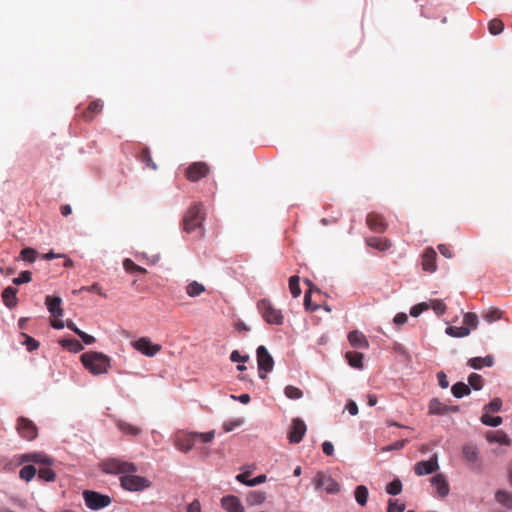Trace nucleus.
Masks as SVG:
<instances>
[{
    "label": "nucleus",
    "mask_w": 512,
    "mask_h": 512,
    "mask_svg": "<svg viewBox=\"0 0 512 512\" xmlns=\"http://www.w3.org/2000/svg\"><path fill=\"white\" fill-rule=\"evenodd\" d=\"M367 246L379 251H386L391 248L392 243L387 238L370 236L365 239Z\"/></svg>",
    "instance_id": "nucleus-18"
},
{
    "label": "nucleus",
    "mask_w": 512,
    "mask_h": 512,
    "mask_svg": "<svg viewBox=\"0 0 512 512\" xmlns=\"http://www.w3.org/2000/svg\"><path fill=\"white\" fill-rule=\"evenodd\" d=\"M393 321L396 325H403L408 321V316L406 313H398L395 315Z\"/></svg>",
    "instance_id": "nucleus-62"
},
{
    "label": "nucleus",
    "mask_w": 512,
    "mask_h": 512,
    "mask_svg": "<svg viewBox=\"0 0 512 512\" xmlns=\"http://www.w3.org/2000/svg\"><path fill=\"white\" fill-rule=\"evenodd\" d=\"M59 344L73 353H78L83 350V345L77 339H61Z\"/></svg>",
    "instance_id": "nucleus-30"
},
{
    "label": "nucleus",
    "mask_w": 512,
    "mask_h": 512,
    "mask_svg": "<svg viewBox=\"0 0 512 512\" xmlns=\"http://www.w3.org/2000/svg\"><path fill=\"white\" fill-rule=\"evenodd\" d=\"M502 311L497 308H491L484 314V319L490 323L501 319Z\"/></svg>",
    "instance_id": "nucleus-48"
},
{
    "label": "nucleus",
    "mask_w": 512,
    "mask_h": 512,
    "mask_svg": "<svg viewBox=\"0 0 512 512\" xmlns=\"http://www.w3.org/2000/svg\"><path fill=\"white\" fill-rule=\"evenodd\" d=\"M446 334L456 338L466 337L470 334V329L466 326H449L446 328Z\"/></svg>",
    "instance_id": "nucleus-33"
},
{
    "label": "nucleus",
    "mask_w": 512,
    "mask_h": 512,
    "mask_svg": "<svg viewBox=\"0 0 512 512\" xmlns=\"http://www.w3.org/2000/svg\"><path fill=\"white\" fill-rule=\"evenodd\" d=\"M429 305L438 316L443 315L446 311V305L442 300H431Z\"/></svg>",
    "instance_id": "nucleus-51"
},
{
    "label": "nucleus",
    "mask_w": 512,
    "mask_h": 512,
    "mask_svg": "<svg viewBox=\"0 0 512 512\" xmlns=\"http://www.w3.org/2000/svg\"><path fill=\"white\" fill-rule=\"evenodd\" d=\"M432 485L436 488L440 497H446L449 493V485L442 474H437L431 479Z\"/></svg>",
    "instance_id": "nucleus-21"
},
{
    "label": "nucleus",
    "mask_w": 512,
    "mask_h": 512,
    "mask_svg": "<svg viewBox=\"0 0 512 512\" xmlns=\"http://www.w3.org/2000/svg\"><path fill=\"white\" fill-rule=\"evenodd\" d=\"M257 308L267 323L275 325H281L283 323L284 317L281 310L276 309L270 300H260L257 304Z\"/></svg>",
    "instance_id": "nucleus-5"
},
{
    "label": "nucleus",
    "mask_w": 512,
    "mask_h": 512,
    "mask_svg": "<svg viewBox=\"0 0 512 512\" xmlns=\"http://www.w3.org/2000/svg\"><path fill=\"white\" fill-rule=\"evenodd\" d=\"M306 424L300 418H294L291 423V428L288 433V439L290 443H299L302 441L306 433Z\"/></svg>",
    "instance_id": "nucleus-10"
},
{
    "label": "nucleus",
    "mask_w": 512,
    "mask_h": 512,
    "mask_svg": "<svg viewBox=\"0 0 512 512\" xmlns=\"http://www.w3.org/2000/svg\"><path fill=\"white\" fill-rule=\"evenodd\" d=\"M404 509V504L397 505L396 502H394L392 499L389 500L387 512H403Z\"/></svg>",
    "instance_id": "nucleus-59"
},
{
    "label": "nucleus",
    "mask_w": 512,
    "mask_h": 512,
    "mask_svg": "<svg viewBox=\"0 0 512 512\" xmlns=\"http://www.w3.org/2000/svg\"><path fill=\"white\" fill-rule=\"evenodd\" d=\"M502 404V400L496 397L490 403L484 406V412H498L501 410Z\"/></svg>",
    "instance_id": "nucleus-50"
},
{
    "label": "nucleus",
    "mask_w": 512,
    "mask_h": 512,
    "mask_svg": "<svg viewBox=\"0 0 512 512\" xmlns=\"http://www.w3.org/2000/svg\"><path fill=\"white\" fill-rule=\"evenodd\" d=\"M249 359V356L248 355H245V356H242L239 351L237 350H234L232 351L231 355H230V360L232 362H246L248 361Z\"/></svg>",
    "instance_id": "nucleus-58"
},
{
    "label": "nucleus",
    "mask_w": 512,
    "mask_h": 512,
    "mask_svg": "<svg viewBox=\"0 0 512 512\" xmlns=\"http://www.w3.org/2000/svg\"><path fill=\"white\" fill-rule=\"evenodd\" d=\"M451 392L456 398H462L469 395L471 390L464 382H457L452 386Z\"/></svg>",
    "instance_id": "nucleus-35"
},
{
    "label": "nucleus",
    "mask_w": 512,
    "mask_h": 512,
    "mask_svg": "<svg viewBox=\"0 0 512 512\" xmlns=\"http://www.w3.org/2000/svg\"><path fill=\"white\" fill-rule=\"evenodd\" d=\"M322 450L327 456H332L334 453V446L330 441H325L322 444Z\"/></svg>",
    "instance_id": "nucleus-60"
},
{
    "label": "nucleus",
    "mask_w": 512,
    "mask_h": 512,
    "mask_svg": "<svg viewBox=\"0 0 512 512\" xmlns=\"http://www.w3.org/2000/svg\"><path fill=\"white\" fill-rule=\"evenodd\" d=\"M284 393L286 397L293 400L300 399L303 396L302 390L292 385L286 386Z\"/></svg>",
    "instance_id": "nucleus-45"
},
{
    "label": "nucleus",
    "mask_w": 512,
    "mask_h": 512,
    "mask_svg": "<svg viewBox=\"0 0 512 512\" xmlns=\"http://www.w3.org/2000/svg\"><path fill=\"white\" fill-rule=\"evenodd\" d=\"M37 473V469L33 465H25L19 471V476L25 481L32 480Z\"/></svg>",
    "instance_id": "nucleus-39"
},
{
    "label": "nucleus",
    "mask_w": 512,
    "mask_h": 512,
    "mask_svg": "<svg viewBox=\"0 0 512 512\" xmlns=\"http://www.w3.org/2000/svg\"><path fill=\"white\" fill-rule=\"evenodd\" d=\"M481 422L484 425L491 426V427H497L502 424L503 419L500 416H490L489 413L484 412L481 416Z\"/></svg>",
    "instance_id": "nucleus-38"
},
{
    "label": "nucleus",
    "mask_w": 512,
    "mask_h": 512,
    "mask_svg": "<svg viewBox=\"0 0 512 512\" xmlns=\"http://www.w3.org/2000/svg\"><path fill=\"white\" fill-rule=\"evenodd\" d=\"M489 32L492 34V35H498L500 34L503 29H504V24L501 20L499 19H493L489 22Z\"/></svg>",
    "instance_id": "nucleus-47"
},
{
    "label": "nucleus",
    "mask_w": 512,
    "mask_h": 512,
    "mask_svg": "<svg viewBox=\"0 0 512 512\" xmlns=\"http://www.w3.org/2000/svg\"><path fill=\"white\" fill-rule=\"evenodd\" d=\"M79 291L96 292L100 296L106 297V294L102 292V289L98 283H94L91 286H84Z\"/></svg>",
    "instance_id": "nucleus-57"
},
{
    "label": "nucleus",
    "mask_w": 512,
    "mask_h": 512,
    "mask_svg": "<svg viewBox=\"0 0 512 512\" xmlns=\"http://www.w3.org/2000/svg\"><path fill=\"white\" fill-rule=\"evenodd\" d=\"M137 157L143 164H145V167L151 168L152 170L157 169V165L152 161L148 148H142Z\"/></svg>",
    "instance_id": "nucleus-34"
},
{
    "label": "nucleus",
    "mask_w": 512,
    "mask_h": 512,
    "mask_svg": "<svg viewBox=\"0 0 512 512\" xmlns=\"http://www.w3.org/2000/svg\"><path fill=\"white\" fill-rule=\"evenodd\" d=\"M83 498L86 506L92 510L102 509L111 503L109 496L91 490H85L83 492Z\"/></svg>",
    "instance_id": "nucleus-8"
},
{
    "label": "nucleus",
    "mask_w": 512,
    "mask_h": 512,
    "mask_svg": "<svg viewBox=\"0 0 512 512\" xmlns=\"http://www.w3.org/2000/svg\"><path fill=\"white\" fill-rule=\"evenodd\" d=\"M463 322L467 326L472 327L473 329L477 328L478 325V316L473 312H468L463 317Z\"/></svg>",
    "instance_id": "nucleus-52"
},
{
    "label": "nucleus",
    "mask_w": 512,
    "mask_h": 512,
    "mask_svg": "<svg viewBox=\"0 0 512 512\" xmlns=\"http://www.w3.org/2000/svg\"><path fill=\"white\" fill-rule=\"evenodd\" d=\"M439 469L437 455L432 456L428 461H419L415 464L414 472L418 476L428 475Z\"/></svg>",
    "instance_id": "nucleus-11"
},
{
    "label": "nucleus",
    "mask_w": 512,
    "mask_h": 512,
    "mask_svg": "<svg viewBox=\"0 0 512 512\" xmlns=\"http://www.w3.org/2000/svg\"><path fill=\"white\" fill-rule=\"evenodd\" d=\"M355 499H356V502L359 505H361V506L366 505L367 499H368V489H367L366 486L359 485V486L356 487V489H355Z\"/></svg>",
    "instance_id": "nucleus-37"
},
{
    "label": "nucleus",
    "mask_w": 512,
    "mask_h": 512,
    "mask_svg": "<svg viewBox=\"0 0 512 512\" xmlns=\"http://www.w3.org/2000/svg\"><path fill=\"white\" fill-rule=\"evenodd\" d=\"M243 423H244V420L242 418H237V419H234V420L226 421L223 424V430L225 432H231L235 428L241 426Z\"/></svg>",
    "instance_id": "nucleus-54"
},
{
    "label": "nucleus",
    "mask_w": 512,
    "mask_h": 512,
    "mask_svg": "<svg viewBox=\"0 0 512 512\" xmlns=\"http://www.w3.org/2000/svg\"><path fill=\"white\" fill-rule=\"evenodd\" d=\"M495 499L508 509H512V494L505 490H499L495 494Z\"/></svg>",
    "instance_id": "nucleus-31"
},
{
    "label": "nucleus",
    "mask_w": 512,
    "mask_h": 512,
    "mask_svg": "<svg viewBox=\"0 0 512 512\" xmlns=\"http://www.w3.org/2000/svg\"><path fill=\"white\" fill-rule=\"evenodd\" d=\"M401 491H402V483L398 478L394 479L393 481L388 483L386 486V492L390 495H398L401 493Z\"/></svg>",
    "instance_id": "nucleus-44"
},
{
    "label": "nucleus",
    "mask_w": 512,
    "mask_h": 512,
    "mask_svg": "<svg viewBox=\"0 0 512 512\" xmlns=\"http://www.w3.org/2000/svg\"><path fill=\"white\" fill-rule=\"evenodd\" d=\"M222 507L227 512H244V508L238 497L233 495L225 496L221 499Z\"/></svg>",
    "instance_id": "nucleus-17"
},
{
    "label": "nucleus",
    "mask_w": 512,
    "mask_h": 512,
    "mask_svg": "<svg viewBox=\"0 0 512 512\" xmlns=\"http://www.w3.org/2000/svg\"><path fill=\"white\" fill-rule=\"evenodd\" d=\"M300 278L296 275L289 278V290L294 298H297L301 294V288L299 285Z\"/></svg>",
    "instance_id": "nucleus-42"
},
{
    "label": "nucleus",
    "mask_w": 512,
    "mask_h": 512,
    "mask_svg": "<svg viewBox=\"0 0 512 512\" xmlns=\"http://www.w3.org/2000/svg\"><path fill=\"white\" fill-rule=\"evenodd\" d=\"M214 431L206 433H180L176 436L175 445L182 452L190 451L197 443H208L214 438Z\"/></svg>",
    "instance_id": "nucleus-4"
},
{
    "label": "nucleus",
    "mask_w": 512,
    "mask_h": 512,
    "mask_svg": "<svg viewBox=\"0 0 512 512\" xmlns=\"http://www.w3.org/2000/svg\"><path fill=\"white\" fill-rule=\"evenodd\" d=\"M79 337L82 339V341L87 344L91 345L96 342L95 337L85 333L84 331L80 332Z\"/></svg>",
    "instance_id": "nucleus-63"
},
{
    "label": "nucleus",
    "mask_w": 512,
    "mask_h": 512,
    "mask_svg": "<svg viewBox=\"0 0 512 512\" xmlns=\"http://www.w3.org/2000/svg\"><path fill=\"white\" fill-rule=\"evenodd\" d=\"M117 428L126 435L137 436L141 433V429L124 420H117Z\"/></svg>",
    "instance_id": "nucleus-26"
},
{
    "label": "nucleus",
    "mask_w": 512,
    "mask_h": 512,
    "mask_svg": "<svg viewBox=\"0 0 512 512\" xmlns=\"http://www.w3.org/2000/svg\"><path fill=\"white\" fill-rule=\"evenodd\" d=\"M209 173V167L204 162H195L186 169V177L192 182H196Z\"/></svg>",
    "instance_id": "nucleus-12"
},
{
    "label": "nucleus",
    "mask_w": 512,
    "mask_h": 512,
    "mask_svg": "<svg viewBox=\"0 0 512 512\" xmlns=\"http://www.w3.org/2000/svg\"><path fill=\"white\" fill-rule=\"evenodd\" d=\"M468 382L475 390H480L483 387V378L480 374L471 373L468 377Z\"/></svg>",
    "instance_id": "nucleus-46"
},
{
    "label": "nucleus",
    "mask_w": 512,
    "mask_h": 512,
    "mask_svg": "<svg viewBox=\"0 0 512 512\" xmlns=\"http://www.w3.org/2000/svg\"><path fill=\"white\" fill-rule=\"evenodd\" d=\"M123 267L125 269L126 272L128 273H144L145 272V269L140 267L139 265L135 264L131 259L129 258H126L124 261H123Z\"/></svg>",
    "instance_id": "nucleus-43"
},
{
    "label": "nucleus",
    "mask_w": 512,
    "mask_h": 512,
    "mask_svg": "<svg viewBox=\"0 0 512 512\" xmlns=\"http://www.w3.org/2000/svg\"><path fill=\"white\" fill-rule=\"evenodd\" d=\"M21 337L23 338L22 344L26 346L29 352H32L39 348V342L28 334L22 332Z\"/></svg>",
    "instance_id": "nucleus-41"
},
{
    "label": "nucleus",
    "mask_w": 512,
    "mask_h": 512,
    "mask_svg": "<svg viewBox=\"0 0 512 512\" xmlns=\"http://www.w3.org/2000/svg\"><path fill=\"white\" fill-rule=\"evenodd\" d=\"M103 105L100 100L92 101L83 112L82 117L85 121H92L94 117L102 111Z\"/></svg>",
    "instance_id": "nucleus-22"
},
{
    "label": "nucleus",
    "mask_w": 512,
    "mask_h": 512,
    "mask_svg": "<svg viewBox=\"0 0 512 512\" xmlns=\"http://www.w3.org/2000/svg\"><path fill=\"white\" fill-rule=\"evenodd\" d=\"M436 252L433 248H427L422 255V267L427 272H434L436 270Z\"/></svg>",
    "instance_id": "nucleus-16"
},
{
    "label": "nucleus",
    "mask_w": 512,
    "mask_h": 512,
    "mask_svg": "<svg viewBox=\"0 0 512 512\" xmlns=\"http://www.w3.org/2000/svg\"><path fill=\"white\" fill-rule=\"evenodd\" d=\"M205 219L203 205L194 204L189 207L183 217V229L186 233H196V237L203 236L202 224Z\"/></svg>",
    "instance_id": "nucleus-2"
},
{
    "label": "nucleus",
    "mask_w": 512,
    "mask_h": 512,
    "mask_svg": "<svg viewBox=\"0 0 512 512\" xmlns=\"http://www.w3.org/2000/svg\"><path fill=\"white\" fill-rule=\"evenodd\" d=\"M407 443V440H399L394 442L393 444L387 445L382 448L383 451H392V450H400L402 449Z\"/></svg>",
    "instance_id": "nucleus-56"
},
{
    "label": "nucleus",
    "mask_w": 512,
    "mask_h": 512,
    "mask_svg": "<svg viewBox=\"0 0 512 512\" xmlns=\"http://www.w3.org/2000/svg\"><path fill=\"white\" fill-rule=\"evenodd\" d=\"M16 430L20 437L27 441H33L38 436V428L36 424L32 420L23 416L17 419Z\"/></svg>",
    "instance_id": "nucleus-7"
},
{
    "label": "nucleus",
    "mask_w": 512,
    "mask_h": 512,
    "mask_svg": "<svg viewBox=\"0 0 512 512\" xmlns=\"http://www.w3.org/2000/svg\"><path fill=\"white\" fill-rule=\"evenodd\" d=\"M102 468L109 474H124L121 477V486L126 490L139 491L149 486V481L146 478L130 475L136 472V467L131 462L111 458L103 461Z\"/></svg>",
    "instance_id": "nucleus-1"
},
{
    "label": "nucleus",
    "mask_w": 512,
    "mask_h": 512,
    "mask_svg": "<svg viewBox=\"0 0 512 512\" xmlns=\"http://www.w3.org/2000/svg\"><path fill=\"white\" fill-rule=\"evenodd\" d=\"M45 304L50 314L55 318L63 316V309L61 308L62 300L60 297L46 296Z\"/></svg>",
    "instance_id": "nucleus-15"
},
{
    "label": "nucleus",
    "mask_w": 512,
    "mask_h": 512,
    "mask_svg": "<svg viewBox=\"0 0 512 512\" xmlns=\"http://www.w3.org/2000/svg\"><path fill=\"white\" fill-rule=\"evenodd\" d=\"M20 257L24 261H28V262L32 263V262H34L36 260L37 251L35 249H33V248H24L20 252Z\"/></svg>",
    "instance_id": "nucleus-49"
},
{
    "label": "nucleus",
    "mask_w": 512,
    "mask_h": 512,
    "mask_svg": "<svg viewBox=\"0 0 512 512\" xmlns=\"http://www.w3.org/2000/svg\"><path fill=\"white\" fill-rule=\"evenodd\" d=\"M316 486L318 488H323L329 494L337 493L340 489L339 484L333 478L323 473L317 474Z\"/></svg>",
    "instance_id": "nucleus-13"
},
{
    "label": "nucleus",
    "mask_w": 512,
    "mask_h": 512,
    "mask_svg": "<svg viewBox=\"0 0 512 512\" xmlns=\"http://www.w3.org/2000/svg\"><path fill=\"white\" fill-rule=\"evenodd\" d=\"M429 414L432 415H444L449 412V406L442 403L439 399L433 398L429 402Z\"/></svg>",
    "instance_id": "nucleus-23"
},
{
    "label": "nucleus",
    "mask_w": 512,
    "mask_h": 512,
    "mask_svg": "<svg viewBox=\"0 0 512 512\" xmlns=\"http://www.w3.org/2000/svg\"><path fill=\"white\" fill-rule=\"evenodd\" d=\"M204 291L205 287L201 283H198L197 281L189 283L186 287V292L190 297L199 296Z\"/></svg>",
    "instance_id": "nucleus-40"
},
{
    "label": "nucleus",
    "mask_w": 512,
    "mask_h": 512,
    "mask_svg": "<svg viewBox=\"0 0 512 512\" xmlns=\"http://www.w3.org/2000/svg\"><path fill=\"white\" fill-rule=\"evenodd\" d=\"M257 363H258V372L259 377L261 379H265L267 374L272 371L274 366V361L268 350L265 346H259L257 348Z\"/></svg>",
    "instance_id": "nucleus-6"
},
{
    "label": "nucleus",
    "mask_w": 512,
    "mask_h": 512,
    "mask_svg": "<svg viewBox=\"0 0 512 512\" xmlns=\"http://www.w3.org/2000/svg\"><path fill=\"white\" fill-rule=\"evenodd\" d=\"M462 453L465 460L471 464H474L479 459V451L475 445L466 444L462 448Z\"/></svg>",
    "instance_id": "nucleus-24"
},
{
    "label": "nucleus",
    "mask_w": 512,
    "mask_h": 512,
    "mask_svg": "<svg viewBox=\"0 0 512 512\" xmlns=\"http://www.w3.org/2000/svg\"><path fill=\"white\" fill-rule=\"evenodd\" d=\"M21 462H34L42 465H51L52 459L43 453H26L20 457Z\"/></svg>",
    "instance_id": "nucleus-20"
},
{
    "label": "nucleus",
    "mask_w": 512,
    "mask_h": 512,
    "mask_svg": "<svg viewBox=\"0 0 512 512\" xmlns=\"http://www.w3.org/2000/svg\"><path fill=\"white\" fill-rule=\"evenodd\" d=\"M305 283L310 287L308 291H306L304 296V306L307 311L313 312L318 309V305L313 304L311 301V293L313 292V284L309 279L305 280Z\"/></svg>",
    "instance_id": "nucleus-32"
},
{
    "label": "nucleus",
    "mask_w": 512,
    "mask_h": 512,
    "mask_svg": "<svg viewBox=\"0 0 512 512\" xmlns=\"http://www.w3.org/2000/svg\"><path fill=\"white\" fill-rule=\"evenodd\" d=\"M348 340L354 348L367 349L369 347V342L365 335L357 330L348 334Z\"/></svg>",
    "instance_id": "nucleus-19"
},
{
    "label": "nucleus",
    "mask_w": 512,
    "mask_h": 512,
    "mask_svg": "<svg viewBox=\"0 0 512 512\" xmlns=\"http://www.w3.org/2000/svg\"><path fill=\"white\" fill-rule=\"evenodd\" d=\"M32 280V274L30 271H22L18 277L13 279V284L21 285L24 283H28Z\"/></svg>",
    "instance_id": "nucleus-53"
},
{
    "label": "nucleus",
    "mask_w": 512,
    "mask_h": 512,
    "mask_svg": "<svg viewBox=\"0 0 512 512\" xmlns=\"http://www.w3.org/2000/svg\"><path fill=\"white\" fill-rule=\"evenodd\" d=\"M16 294H17V289L14 287H11V286H9L3 290L2 299H3L4 304L7 307L12 308V307L16 306V304H17Z\"/></svg>",
    "instance_id": "nucleus-25"
},
{
    "label": "nucleus",
    "mask_w": 512,
    "mask_h": 512,
    "mask_svg": "<svg viewBox=\"0 0 512 512\" xmlns=\"http://www.w3.org/2000/svg\"><path fill=\"white\" fill-rule=\"evenodd\" d=\"M50 465H44L37 470L39 479L47 482H52L56 478L55 472L49 467Z\"/></svg>",
    "instance_id": "nucleus-36"
},
{
    "label": "nucleus",
    "mask_w": 512,
    "mask_h": 512,
    "mask_svg": "<svg viewBox=\"0 0 512 512\" xmlns=\"http://www.w3.org/2000/svg\"><path fill=\"white\" fill-rule=\"evenodd\" d=\"M494 363L493 357H474L468 360V365L473 369H481L483 366L491 367Z\"/></svg>",
    "instance_id": "nucleus-27"
},
{
    "label": "nucleus",
    "mask_w": 512,
    "mask_h": 512,
    "mask_svg": "<svg viewBox=\"0 0 512 512\" xmlns=\"http://www.w3.org/2000/svg\"><path fill=\"white\" fill-rule=\"evenodd\" d=\"M366 225L375 233H384L388 228L385 217L376 212H371L367 215Z\"/></svg>",
    "instance_id": "nucleus-9"
},
{
    "label": "nucleus",
    "mask_w": 512,
    "mask_h": 512,
    "mask_svg": "<svg viewBox=\"0 0 512 512\" xmlns=\"http://www.w3.org/2000/svg\"><path fill=\"white\" fill-rule=\"evenodd\" d=\"M437 378H438L439 386L441 388L445 389L449 386V382H448L447 377L444 372H442V371L438 372Z\"/></svg>",
    "instance_id": "nucleus-64"
},
{
    "label": "nucleus",
    "mask_w": 512,
    "mask_h": 512,
    "mask_svg": "<svg viewBox=\"0 0 512 512\" xmlns=\"http://www.w3.org/2000/svg\"><path fill=\"white\" fill-rule=\"evenodd\" d=\"M132 346L146 356H154L160 350V347L152 344L148 338H140L132 342Z\"/></svg>",
    "instance_id": "nucleus-14"
},
{
    "label": "nucleus",
    "mask_w": 512,
    "mask_h": 512,
    "mask_svg": "<svg viewBox=\"0 0 512 512\" xmlns=\"http://www.w3.org/2000/svg\"><path fill=\"white\" fill-rule=\"evenodd\" d=\"M345 358L350 366L353 368L361 369L363 367V354L359 352L349 351L346 352Z\"/></svg>",
    "instance_id": "nucleus-28"
},
{
    "label": "nucleus",
    "mask_w": 512,
    "mask_h": 512,
    "mask_svg": "<svg viewBox=\"0 0 512 512\" xmlns=\"http://www.w3.org/2000/svg\"><path fill=\"white\" fill-rule=\"evenodd\" d=\"M430 308V305L426 302L419 303L413 306L410 310V315L413 317H418L423 311H426Z\"/></svg>",
    "instance_id": "nucleus-55"
},
{
    "label": "nucleus",
    "mask_w": 512,
    "mask_h": 512,
    "mask_svg": "<svg viewBox=\"0 0 512 512\" xmlns=\"http://www.w3.org/2000/svg\"><path fill=\"white\" fill-rule=\"evenodd\" d=\"M486 437H487V440L491 443L497 442L502 445H510V443H511L510 438L503 431L489 432Z\"/></svg>",
    "instance_id": "nucleus-29"
},
{
    "label": "nucleus",
    "mask_w": 512,
    "mask_h": 512,
    "mask_svg": "<svg viewBox=\"0 0 512 512\" xmlns=\"http://www.w3.org/2000/svg\"><path fill=\"white\" fill-rule=\"evenodd\" d=\"M186 512H201V504L199 500L195 499L188 506Z\"/></svg>",
    "instance_id": "nucleus-61"
},
{
    "label": "nucleus",
    "mask_w": 512,
    "mask_h": 512,
    "mask_svg": "<svg viewBox=\"0 0 512 512\" xmlns=\"http://www.w3.org/2000/svg\"><path fill=\"white\" fill-rule=\"evenodd\" d=\"M80 358L84 367L94 375L106 373L110 367V358L101 352H85Z\"/></svg>",
    "instance_id": "nucleus-3"
}]
</instances>
